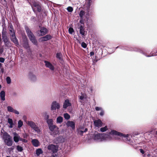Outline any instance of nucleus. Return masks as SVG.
<instances>
[{
	"label": "nucleus",
	"instance_id": "obj_8",
	"mask_svg": "<svg viewBox=\"0 0 157 157\" xmlns=\"http://www.w3.org/2000/svg\"><path fill=\"white\" fill-rule=\"evenodd\" d=\"M39 27L40 29V30H38L36 32V34L38 36H43L47 33L48 30L46 28L44 27H41L40 26H39Z\"/></svg>",
	"mask_w": 157,
	"mask_h": 157
},
{
	"label": "nucleus",
	"instance_id": "obj_33",
	"mask_svg": "<svg viewBox=\"0 0 157 157\" xmlns=\"http://www.w3.org/2000/svg\"><path fill=\"white\" fill-rule=\"evenodd\" d=\"M90 94H91L93 91V88L92 86H89L87 89Z\"/></svg>",
	"mask_w": 157,
	"mask_h": 157
},
{
	"label": "nucleus",
	"instance_id": "obj_26",
	"mask_svg": "<svg viewBox=\"0 0 157 157\" xmlns=\"http://www.w3.org/2000/svg\"><path fill=\"white\" fill-rule=\"evenodd\" d=\"M5 92L4 90H2L0 93V98L1 100L4 101L5 100Z\"/></svg>",
	"mask_w": 157,
	"mask_h": 157
},
{
	"label": "nucleus",
	"instance_id": "obj_28",
	"mask_svg": "<svg viewBox=\"0 0 157 157\" xmlns=\"http://www.w3.org/2000/svg\"><path fill=\"white\" fill-rule=\"evenodd\" d=\"M10 28L9 29V31L10 32V36H11V34H13L14 33H15V32L13 28V25H10Z\"/></svg>",
	"mask_w": 157,
	"mask_h": 157
},
{
	"label": "nucleus",
	"instance_id": "obj_19",
	"mask_svg": "<svg viewBox=\"0 0 157 157\" xmlns=\"http://www.w3.org/2000/svg\"><path fill=\"white\" fill-rule=\"evenodd\" d=\"M29 4L30 5L33 11L35 12L36 11L35 9L33 8V7H36L39 4L37 2H35L34 0H32V2L29 3Z\"/></svg>",
	"mask_w": 157,
	"mask_h": 157
},
{
	"label": "nucleus",
	"instance_id": "obj_42",
	"mask_svg": "<svg viewBox=\"0 0 157 157\" xmlns=\"http://www.w3.org/2000/svg\"><path fill=\"white\" fill-rule=\"evenodd\" d=\"M23 46L26 49L29 48V46L28 43L27 42L23 44Z\"/></svg>",
	"mask_w": 157,
	"mask_h": 157
},
{
	"label": "nucleus",
	"instance_id": "obj_49",
	"mask_svg": "<svg viewBox=\"0 0 157 157\" xmlns=\"http://www.w3.org/2000/svg\"><path fill=\"white\" fill-rule=\"evenodd\" d=\"M104 111L103 109H102L101 111V112L100 113L99 115L100 116H102L104 115Z\"/></svg>",
	"mask_w": 157,
	"mask_h": 157
},
{
	"label": "nucleus",
	"instance_id": "obj_51",
	"mask_svg": "<svg viewBox=\"0 0 157 157\" xmlns=\"http://www.w3.org/2000/svg\"><path fill=\"white\" fill-rule=\"evenodd\" d=\"M79 22L81 24H84V23L83 20V18H81V19L80 20Z\"/></svg>",
	"mask_w": 157,
	"mask_h": 157
},
{
	"label": "nucleus",
	"instance_id": "obj_1",
	"mask_svg": "<svg viewBox=\"0 0 157 157\" xmlns=\"http://www.w3.org/2000/svg\"><path fill=\"white\" fill-rule=\"evenodd\" d=\"M121 134L120 132L115 130H112L106 134L103 133V139L104 140L110 141L114 138L116 140H119V136Z\"/></svg>",
	"mask_w": 157,
	"mask_h": 157
},
{
	"label": "nucleus",
	"instance_id": "obj_60",
	"mask_svg": "<svg viewBox=\"0 0 157 157\" xmlns=\"http://www.w3.org/2000/svg\"><path fill=\"white\" fill-rule=\"evenodd\" d=\"M13 124H10V126L9 127L10 128H11L13 127Z\"/></svg>",
	"mask_w": 157,
	"mask_h": 157
},
{
	"label": "nucleus",
	"instance_id": "obj_30",
	"mask_svg": "<svg viewBox=\"0 0 157 157\" xmlns=\"http://www.w3.org/2000/svg\"><path fill=\"white\" fill-rule=\"evenodd\" d=\"M63 121V118L61 116L58 117L56 118V122L57 124H60Z\"/></svg>",
	"mask_w": 157,
	"mask_h": 157
},
{
	"label": "nucleus",
	"instance_id": "obj_39",
	"mask_svg": "<svg viewBox=\"0 0 157 157\" xmlns=\"http://www.w3.org/2000/svg\"><path fill=\"white\" fill-rule=\"evenodd\" d=\"M64 117L66 120H68L70 118V115L67 113H65L64 114Z\"/></svg>",
	"mask_w": 157,
	"mask_h": 157
},
{
	"label": "nucleus",
	"instance_id": "obj_41",
	"mask_svg": "<svg viewBox=\"0 0 157 157\" xmlns=\"http://www.w3.org/2000/svg\"><path fill=\"white\" fill-rule=\"evenodd\" d=\"M36 8L37 9V10L38 12H40L41 11V7L39 4L38 5Z\"/></svg>",
	"mask_w": 157,
	"mask_h": 157
},
{
	"label": "nucleus",
	"instance_id": "obj_36",
	"mask_svg": "<svg viewBox=\"0 0 157 157\" xmlns=\"http://www.w3.org/2000/svg\"><path fill=\"white\" fill-rule=\"evenodd\" d=\"M33 129L36 132L38 133H40V129L36 125V126Z\"/></svg>",
	"mask_w": 157,
	"mask_h": 157
},
{
	"label": "nucleus",
	"instance_id": "obj_56",
	"mask_svg": "<svg viewBox=\"0 0 157 157\" xmlns=\"http://www.w3.org/2000/svg\"><path fill=\"white\" fill-rule=\"evenodd\" d=\"M78 128H81L82 129V131H84V128L83 126H80Z\"/></svg>",
	"mask_w": 157,
	"mask_h": 157
},
{
	"label": "nucleus",
	"instance_id": "obj_37",
	"mask_svg": "<svg viewBox=\"0 0 157 157\" xmlns=\"http://www.w3.org/2000/svg\"><path fill=\"white\" fill-rule=\"evenodd\" d=\"M23 125V121L21 120H19L18 121V128H21L22 126Z\"/></svg>",
	"mask_w": 157,
	"mask_h": 157
},
{
	"label": "nucleus",
	"instance_id": "obj_5",
	"mask_svg": "<svg viewBox=\"0 0 157 157\" xmlns=\"http://www.w3.org/2000/svg\"><path fill=\"white\" fill-rule=\"evenodd\" d=\"M48 128L49 130L48 132L53 137H55L56 136L59 134V128L57 127L56 125H55L49 127Z\"/></svg>",
	"mask_w": 157,
	"mask_h": 157
},
{
	"label": "nucleus",
	"instance_id": "obj_24",
	"mask_svg": "<svg viewBox=\"0 0 157 157\" xmlns=\"http://www.w3.org/2000/svg\"><path fill=\"white\" fill-rule=\"evenodd\" d=\"M87 130L88 129L86 128H85L84 131H82L81 128H78L77 129L78 134L81 136H82L83 135V133L86 132Z\"/></svg>",
	"mask_w": 157,
	"mask_h": 157
},
{
	"label": "nucleus",
	"instance_id": "obj_17",
	"mask_svg": "<svg viewBox=\"0 0 157 157\" xmlns=\"http://www.w3.org/2000/svg\"><path fill=\"white\" fill-rule=\"evenodd\" d=\"M7 109L8 112L14 113L17 115L19 114V112L17 110L14 109L12 106H9L7 107Z\"/></svg>",
	"mask_w": 157,
	"mask_h": 157
},
{
	"label": "nucleus",
	"instance_id": "obj_32",
	"mask_svg": "<svg viewBox=\"0 0 157 157\" xmlns=\"http://www.w3.org/2000/svg\"><path fill=\"white\" fill-rule=\"evenodd\" d=\"M108 129V127L107 126H105L104 127H102L98 130V131L101 132H104L106 131Z\"/></svg>",
	"mask_w": 157,
	"mask_h": 157
},
{
	"label": "nucleus",
	"instance_id": "obj_55",
	"mask_svg": "<svg viewBox=\"0 0 157 157\" xmlns=\"http://www.w3.org/2000/svg\"><path fill=\"white\" fill-rule=\"evenodd\" d=\"M90 56H93L94 55V52H91L90 53Z\"/></svg>",
	"mask_w": 157,
	"mask_h": 157
},
{
	"label": "nucleus",
	"instance_id": "obj_54",
	"mask_svg": "<svg viewBox=\"0 0 157 157\" xmlns=\"http://www.w3.org/2000/svg\"><path fill=\"white\" fill-rule=\"evenodd\" d=\"M4 51V49L3 48H1L0 49V53L2 54Z\"/></svg>",
	"mask_w": 157,
	"mask_h": 157
},
{
	"label": "nucleus",
	"instance_id": "obj_38",
	"mask_svg": "<svg viewBox=\"0 0 157 157\" xmlns=\"http://www.w3.org/2000/svg\"><path fill=\"white\" fill-rule=\"evenodd\" d=\"M16 148L17 150L18 151L21 152L23 150V147H22L20 146L19 145L17 146Z\"/></svg>",
	"mask_w": 157,
	"mask_h": 157
},
{
	"label": "nucleus",
	"instance_id": "obj_3",
	"mask_svg": "<svg viewBox=\"0 0 157 157\" xmlns=\"http://www.w3.org/2000/svg\"><path fill=\"white\" fill-rule=\"evenodd\" d=\"M25 29L28 36L31 42L35 45H38V42L36 37L28 26L25 27Z\"/></svg>",
	"mask_w": 157,
	"mask_h": 157
},
{
	"label": "nucleus",
	"instance_id": "obj_14",
	"mask_svg": "<svg viewBox=\"0 0 157 157\" xmlns=\"http://www.w3.org/2000/svg\"><path fill=\"white\" fill-rule=\"evenodd\" d=\"M10 39L11 41L15 44L17 45H19L18 40L16 36L15 33L11 35L10 36Z\"/></svg>",
	"mask_w": 157,
	"mask_h": 157
},
{
	"label": "nucleus",
	"instance_id": "obj_21",
	"mask_svg": "<svg viewBox=\"0 0 157 157\" xmlns=\"http://www.w3.org/2000/svg\"><path fill=\"white\" fill-rule=\"evenodd\" d=\"M71 105V104L70 102L68 99L66 100L65 101L63 105V107L64 109H66L68 107Z\"/></svg>",
	"mask_w": 157,
	"mask_h": 157
},
{
	"label": "nucleus",
	"instance_id": "obj_40",
	"mask_svg": "<svg viewBox=\"0 0 157 157\" xmlns=\"http://www.w3.org/2000/svg\"><path fill=\"white\" fill-rule=\"evenodd\" d=\"M6 82L8 84H10L11 83V79L10 77L9 76H8L6 77Z\"/></svg>",
	"mask_w": 157,
	"mask_h": 157
},
{
	"label": "nucleus",
	"instance_id": "obj_57",
	"mask_svg": "<svg viewBox=\"0 0 157 157\" xmlns=\"http://www.w3.org/2000/svg\"><path fill=\"white\" fill-rule=\"evenodd\" d=\"M31 20H34V21H35V17H31Z\"/></svg>",
	"mask_w": 157,
	"mask_h": 157
},
{
	"label": "nucleus",
	"instance_id": "obj_23",
	"mask_svg": "<svg viewBox=\"0 0 157 157\" xmlns=\"http://www.w3.org/2000/svg\"><path fill=\"white\" fill-rule=\"evenodd\" d=\"M85 29L84 26L82 25H81L79 27V33L82 35V37H84L85 35Z\"/></svg>",
	"mask_w": 157,
	"mask_h": 157
},
{
	"label": "nucleus",
	"instance_id": "obj_63",
	"mask_svg": "<svg viewBox=\"0 0 157 157\" xmlns=\"http://www.w3.org/2000/svg\"><path fill=\"white\" fill-rule=\"evenodd\" d=\"M78 40V41L79 42V43H80V41H79V40Z\"/></svg>",
	"mask_w": 157,
	"mask_h": 157
},
{
	"label": "nucleus",
	"instance_id": "obj_13",
	"mask_svg": "<svg viewBox=\"0 0 157 157\" xmlns=\"http://www.w3.org/2000/svg\"><path fill=\"white\" fill-rule=\"evenodd\" d=\"M52 38V37L50 35L48 34L40 38L39 39V41L41 42L45 41L51 40Z\"/></svg>",
	"mask_w": 157,
	"mask_h": 157
},
{
	"label": "nucleus",
	"instance_id": "obj_62",
	"mask_svg": "<svg viewBox=\"0 0 157 157\" xmlns=\"http://www.w3.org/2000/svg\"><path fill=\"white\" fill-rule=\"evenodd\" d=\"M3 71H4V69H2V70H1V71H2V72H3Z\"/></svg>",
	"mask_w": 157,
	"mask_h": 157
},
{
	"label": "nucleus",
	"instance_id": "obj_22",
	"mask_svg": "<svg viewBox=\"0 0 157 157\" xmlns=\"http://www.w3.org/2000/svg\"><path fill=\"white\" fill-rule=\"evenodd\" d=\"M31 142L33 145L35 147H38L40 145L39 142L37 139H33Z\"/></svg>",
	"mask_w": 157,
	"mask_h": 157
},
{
	"label": "nucleus",
	"instance_id": "obj_59",
	"mask_svg": "<svg viewBox=\"0 0 157 157\" xmlns=\"http://www.w3.org/2000/svg\"><path fill=\"white\" fill-rule=\"evenodd\" d=\"M22 142H24V143H26L27 142V140H26L24 139H23L22 140Z\"/></svg>",
	"mask_w": 157,
	"mask_h": 157
},
{
	"label": "nucleus",
	"instance_id": "obj_9",
	"mask_svg": "<svg viewBox=\"0 0 157 157\" xmlns=\"http://www.w3.org/2000/svg\"><path fill=\"white\" fill-rule=\"evenodd\" d=\"M103 135V133L94 134L93 136V139L97 141H102L104 140Z\"/></svg>",
	"mask_w": 157,
	"mask_h": 157
},
{
	"label": "nucleus",
	"instance_id": "obj_7",
	"mask_svg": "<svg viewBox=\"0 0 157 157\" xmlns=\"http://www.w3.org/2000/svg\"><path fill=\"white\" fill-rule=\"evenodd\" d=\"M120 133L121 134H119L120 135L119 136V139L121 138L122 139L124 138L125 140V141L128 144L132 142L131 139V138L132 137L131 136L128 135V134H124L121 132H120Z\"/></svg>",
	"mask_w": 157,
	"mask_h": 157
},
{
	"label": "nucleus",
	"instance_id": "obj_12",
	"mask_svg": "<svg viewBox=\"0 0 157 157\" xmlns=\"http://www.w3.org/2000/svg\"><path fill=\"white\" fill-rule=\"evenodd\" d=\"M94 123L95 127L99 128L102 127L103 123L100 119H98L94 121Z\"/></svg>",
	"mask_w": 157,
	"mask_h": 157
},
{
	"label": "nucleus",
	"instance_id": "obj_2",
	"mask_svg": "<svg viewBox=\"0 0 157 157\" xmlns=\"http://www.w3.org/2000/svg\"><path fill=\"white\" fill-rule=\"evenodd\" d=\"M119 48L121 49L129 51H134L136 52H139L145 55L147 57H149L152 56H147L146 54L143 52L142 49L139 48L137 47H128L126 46L121 45L116 48V49Z\"/></svg>",
	"mask_w": 157,
	"mask_h": 157
},
{
	"label": "nucleus",
	"instance_id": "obj_27",
	"mask_svg": "<svg viewBox=\"0 0 157 157\" xmlns=\"http://www.w3.org/2000/svg\"><path fill=\"white\" fill-rule=\"evenodd\" d=\"M46 122L48 124V127L55 125L53 124V120L52 119H50L46 121Z\"/></svg>",
	"mask_w": 157,
	"mask_h": 157
},
{
	"label": "nucleus",
	"instance_id": "obj_50",
	"mask_svg": "<svg viewBox=\"0 0 157 157\" xmlns=\"http://www.w3.org/2000/svg\"><path fill=\"white\" fill-rule=\"evenodd\" d=\"M5 59L2 57H0V62L1 63H3L5 61Z\"/></svg>",
	"mask_w": 157,
	"mask_h": 157
},
{
	"label": "nucleus",
	"instance_id": "obj_58",
	"mask_svg": "<svg viewBox=\"0 0 157 157\" xmlns=\"http://www.w3.org/2000/svg\"><path fill=\"white\" fill-rule=\"evenodd\" d=\"M23 140V138H21L20 136L19 137V141H21L22 142Z\"/></svg>",
	"mask_w": 157,
	"mask_h": 157
},
{
	"label": "nucleus",
	"instance_id": "obj_15",
	"mask_svg": "<svg viewBox=\"0 0 157 157\" xmlns=\"http://www.w3.org/2000/svg\"><path fill=\"white\" fill-rule=\"evenodd\" d=\"M29 77L30 80L32 82H35L37 80L36 76L32 72L29 73Z\"/></svg>",
	"mask_w": 157,
	"mask_h": 157
},
{
	"label": "nucleus",
	"instance_id": "obj_43",
	"mask_svg": "<svg viewBox=\"0 0 157 157\" xmlns=\"http://www.w3.org/2000/svg\"><path fill=\"white\" fill-rule=\"evenodd\" d=\"M68 32L70 34H72L74 32V30L73 28L70 27L69 28Z\"/></svg>",
	"mask_w": 157,
	"mask_h": 157
},
{
	"label": "nucleus",
	"instance_id": "obj_46",
	"mask_svg": "<svg viewBox=\"0 0 157 157\" xmlns=\"http://www.w3.org/2000/svg\"><path fill=\"white\" fill-rule=\"evenodd\" d=\"M8 122L10 124H13L12 119L10 118L8 119Z\"/></svg>",
	"mask_w": 157,
	"mask_h": 157
},
{
	"label": "nucleus",
	"instance_id": "obj_64",
	"mask_svg": "<svg viewBox=\"0 0 157 157\" xmlns=\"http://www.w3.org/2000/svg\"><path fill=\"white\" fill-rule=\"evenodd\" d=\"M98 59H97L95 60V61H96V62H97V61H98Z\"/></svg>",
	"mask_w": 157,
	"mask_h": 157
},
{
	"label": "nucleus",
	"instance_id": "obj_44",
	"mask_svg": "<svg viewBox=\"0 0 157 157\" xmlns=\"http://www.w3.org/2000/svg\"><path fill=\"white\" fill-rule=\"evenodd\" d=\"M73 8L72 7L69 6L67 8V10L68 12H71L73 11Z\"/></svg>",
	"mask_w": 157,
	"mask_h": 157
},
{
	"label": "nucleus",
	"instance_id": "obj_61",
	"mask_svg": "<svg viewBox=\"0 0 157 157\" xmlns=\"http://www.w3.org/2000/svg\"><path fill=\"white\" fill-rule=\"evenodd\" d=\"M2 64L0 63V68H1V67H2Z\"/></svg>",
	"mask_w": 157,
	"mask_h": 157
},
{
	"label": "nucleus",
	"instance_id": "obj_11",
	"mask_svg": "<svg viewBox=\"0 0 157 157\" xmlns=\"http://www.w3.org/2000/svg\"><path fill=\"white\" fill-rule=\"evenodd\" d=\"M60 108V105L59 103L56 101H53L52 103L51 106V110H56V109H59Z\"/></svg>",
	"mask_w": 157,
	"mask_h": 157
},
{
	"label": "nucleus",
	"instance_id": "obj_25",
	"mask_svg": "<svg viewBox=\"0 0 157 157\" xmlns=\"http://www.w3.org/2000/svg\"><path fill=\"white\" fill-rule=\"evenodd\" d=\"M27 124L30 126V127L33 129L36 126V124L32 121H28L27 122Z\"/></svg>",
	"mask_w": 157,
	"mask_h": 157
},
{
	"label": "nucleus",
	"instance_id": "obj_16",
	"mask_svg": "<svg viewBox=\"0 0 157 157\" xmlns=\"http://www.w3.org/2000/svg\"><path fill=\"white\" fill-rule=\"evenodd\" d=\"M44 62L45 64V66L49 68L51 71H54L55 68L49 62L45 60Z\"/></svg>",
	"mask_w": 157,
	"mask_h": 157
},
{
	"label": "nucleus",
	"instance_id": "obj_34",
	"mask_svg": "<svg viewBox=\"0 0 157 157\" xmlns=\"http://www.w3.org/2000/svg\"><path fill=\"white\" fill-rule=\"evenodd\" d=\"M92 2V0H89L88 1H86V3H87V10H88V11H89V9L90 7V6L91 5V3Z\"/></svg>",
	"mask_w": 157,
	"mask_h": 157
},
{
	"label": "nucleus",
	"instance_id": "obj_45",
	"mask_svg": "<svg viewBox=\"0 0 157 157\" xmlns=\"http://www.w3.org/2000/svg\"><path fill=\"white\" fill-rule=\"evenodd\" d=\"M81 45V46L84 48H86L87 47L86 44L84 42L82 43Z\"/></svg>",
	"mask_w": 157,
	"mask_h": 157
},
{
	"label": "nucleus",
	"instance_id": "obj_52",
	"mask_svg": "<svg viewBox=\"0 0 157 157\" xmlns=\"http://www.w3.org/2000/svg\"><path fill=\"white\" fill-rule=\"evenodd\" d=\"M79 98L81 100H82L84 98V96L83 95H82L79 97Z\"/></svg>",
	"mask_w": 157,
	"mask_h": 157
},
{
	"label": "nucleus",
	"instance_id": "obj_10",
	"mask_svg": "<svg viewBox=\"0 0 157 157\" xmlns=\"http://www.w3.org/2000/svg\"><path fill=\"white\" fill-rule=\"evenodd\" d=\"M47 148L49 150L51 151L53 153H55L58 150V146L52 144H49L47 147Z\"/></svg>",
	"mask_w": 157,
	"mask_h": 157
},
{
	"label": "nucleus",
	"instance_id": "obj_4",
	"mask_svg": "<svg viewBox=\"0 0 157 157\" xmlns=\"http://www.w3.org/2000/svg\"><path fill=\"white\" fill-rule=\"evenodd\" d=\"M2 139L5 144L8 146H11L13 144L12 137L6 132H5L2 136Z\"/></svg>",
	"mask_w": 157,
	"mask_h": 157
},
{
	"label": "nucleus",
	"instance_id": "obj_18",
	"mask_svg": "<svg viewBox=\"0 0 157 157\" xmlns=\"http://www.w3.org/2000/svg\"><path fill=\"white\" fill-rule=\"evenodd\" d=\"M66 125L67 127H71L72 129H75V123L73 121H68L66 124Z\"/></svg>",
	"mask_w": 157,
	"mask_h": 157
},
{
	"label": "nucleus",
	"instance_id": "obj_48",
	"mask_svg": "<svg viewBox=\"0 0 157 157\" xmlns=\"http://www.w3.org/2000/svg\"><path fill=\"white\" fill-rule=\"evenodd\" d=\"M102 109V108L101 107H96L95 108V109L97 111H98L99 110L101 111Z\"/></svg>",
	"mask_w": 157,
	"mask_h": 157
},
{
	"label": "nucleus",
	"instance_id": "obj_35",
	"mask_svg": "<svg viewBox=\"0 0 157 157\" xmlns=\"http://www.w3.org/2000/svg\"><path fill=\"white\" fill-rule=\"evenodd\" d=\"M85 15V12L83 10H81L80 11L79 13V16L81 18H83V16Z\"/></svg>",
	"mask_w": 157,
	"mask_h": 157
},
{
	"label": "nucleus",
	"instance_id": "obj_6",
	"mask_svg": "<svg viewBox=\"0 0 157 157\" xmlns=\"http://www.w3.org/2000/svg\"><path fill=\"white\" fill-rule=\"evenodd\" d=\"M2 39L4 42L5 46L6 47L8 46L10 42L7 36V33L6 29H5L4 28H3L2 29Z\"/></svg>",
	"mask_w": 157,
	"mask_h": 157
},
{
	"label": "nucleus",
	"instance_id": "obj_20",
	"mask_svg": "<svg viewBox=\"0 0 157 157\" xmlns=\"http://www.w3.org/2000/svg\"><path fill=\"white\" fill-rule=\"evenodd\" d=\"M13 134L14 136L13 137L14 141L15 143H18L19 142V139L20 137L19 136L16 132H13Z\"/></svg>",
	"mask_w": 157,
	"mask_h": 157
},
{
	"label": "nucleus",
	"instance_id": "obj_29",
	"mask_svg": "<svg viewBox=\"0 0 157 157\" xmlns=\"http://www.w3.org/2000/svg\"><path fill=\"white\" fill-rule=\"evenodd\" d=\"M62 54L61 53H57L56 54V58L58 59L60 61H62L63 60L62 58Z\"/></svg>",
	"mask_w": 157,
	"mask_h": 157
},
{
	"label": "nucleus",
	"instance_id": "obj_31",
	"mask_svg": "<svg viewBox=\"0 0 157 157\" xmlns=\"http://www.w3.org/2000/svg\"><path fill=\"white\" fill-rule=\"evenodd\" d=\"M43 153V151L41 149L38 148L36 150V154L37 156H39L40 154Z\"/></svg>",
	"mask_w": 157,
	"mask_h": 157
},
{
	"label": "nucleus",
	"instance_id": "obj_53",
	"mask_svg": "<svg viewBox=\"0 0 157 157\" xmlns=\"http://www.w3.org/2000/svg\"><path fill=\"white\" fill-rule=\"evenodd\" d=\"M140 152L143 154L144 153V151L142 149H140Z\"/></svg>",
	"mask_w": 157,
	"mask_h": 157
},
{
	"label": "nucleus",
	"instance_id": "obj_47",
	"mask_svg": "<svg viewBox=\"0 0 157 157\" xmlns=\"http://www.w3.org/2000/svg\"><path fill=\"white\" fill-rule=\"evenodd\" d=\"M49 116L46 113L44 116V119L46 121L49 119Z\"/></svg>",
	"mask_w": 157,
	"mask_h": 157
}]
</instances>
